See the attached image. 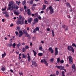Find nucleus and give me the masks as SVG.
<instances>
[{
	"mask_svg": "<svg viewBox=\"0 0 76 76\" xmlns=\"http://www.w3.org/2000/svg\"><path fill=\"white\" fill-rule=\"evenodd\" d=\"M12 1L10 2V4H8V8L7 9V10H10V11H12L13 9H15V8L16 10L18 9V8H19L18 6H16V5L15 4L10 3Z\"/></svg>",
	"mask_w": 76,
	"mask_h": 76,
	"instance_id": "1",
	"label": "nucleus"
},
{
	"mask_svg": "<svg viewBox=\"0 0 76 76\" xmlns=\"http://www.w3.org/2000/svg\"><path fill=\"white\" fill-rule=\"evenodd\" d=\"M49 9L50 10V14H53V13H54V11H53V8H52V5L49 7L48 8H47L46 10H47V11H48V10H49Z\"/></svg>",
	"mask_w": 76,
	"mask_h": 76,
	"instance_id": "2",
	"label": "nucleus"
},
{
	"mask_svg": "<svg viewBox=\"0 0 76 76\" xmlns=\"http://www.w3.org/2000/svg\"><path fill=\"white\" fill-rule=\"evenodd\" d=\"M67 49L69 51H72L73 53H75V50H74V49H73V47H72L71 46H68Z\"/></svg>",
	"mask_w": 76,
	"mask_h": 76,
	"instance_id": "3",
	"label": "nucleus"
},
{
	"mask_svg": "<svg viewBox=\"0 0 76 76\" xmlns=\"http://www.w3.org/2000/svg\"><path fill=\"white\" fill-rule=\"evenodd\" d=\"M68 58L69 59V64H73V58L71 57V56H69Z\"/></svg>",
	"mask_w": 76,
	"mask_h": 76,
	"instance_id": "4",
	"label": "nucleus"
},
{
	"mask_svg": "<svg viewBox=\"0 0 76 76\" xmlns=\"http://www.w3.org/2000/svg\"><path fill=\"white\" fill-rule=\"evenodd\" d=\"M56 67L58 69H59L60 70H63V69H64V67H63V66H57L56 65Z\"/></svg>",
	"mask_w": 76,
	"mask_h": 76,
	"instance_id": "5",
	"label": "nucleus"
},
{
	"mask_svg": "<svg viewBox=\"0 0 76 76\" xmlns=\"http://www.w3.org/2000/svg\"><path fill=\"white\" fill-rule=\"evenodd\" d=\"M55 55L57 56L58 55V49L57 48H55Z\"/></svg>",
	"mask_w": 76,
	"mask_h": 76,
	"instance_id": "6",
	"label": "nucleus"
},
{
	"mask_svg": "<svg viewBox=\"0 0 76 76\" xmlns=\"http://www.w3.org/2000/svg\"><path fill=\"white\" fill-rule=\"evenodd\" d=\"M49 50L50 51L52 54L54 53V50L52 49V48L50 47L49 48Z\"/></svg>",
	"mask_w": 76,
	"mask_h": 76,
	"instance_id": "7",
	"label": "nucleus"
},
{
	"mask_svg": "<svg viewBox=\"0 0 76 76\" xmlns=\"http://www.w3.org/2000/svg\"><path fill=\"white\" fill-rule=\"evenodd\" d=\"M65 4L67 5V6L68 7L70 8L71 7V5L69 2H66V3Z\"/></svg>",
	"mask_w": 76,
	"mask_h": 76,
	"instance_id": "8",
	"label": "nucleus"
},
{
	"mask_svg": "<svg viewBox=\"0 0 76 76\" xmlns=\"http://www.w3.org/2000/svg\"><path fill=\"white\" fill-rule=\"evenodd\" d=\"M72 70L73 71H75L76 70V68H75V66L74 64L72 65Z\"/></svg>",
	"mask_w": 76,
	"mask_h": 76,
	"instance_id": "9",
	"label": "nucleus"
},
{
	"mask_svg": "<svg viewBox=\"0 0 76 76\" xmlns=\"http://www.w3.org/2000/svg\"><path fill=\"white\" fill-rule=\"evenodd\" d=\"M32 20V18H29L28 20V23H31Z\"/></svg>",
	"mask_w": 76,
	"mask_h": 76,
	"instance_id": "10",
	"label": "nucleus"
},
{
	"mask_svg": "<svg viewBox=\"0 0 76 76\" xmlns=\"http://www.w3.org/2000/svg\"><path fill=\"white\" fill-rule=\"evenodd\" d=\"M26 37L28 38V39H31V36L30 35L28 34V33H27V34H26Z\"/></svg>",
	"mask_w": 76,
	"mask_h": 76,
	"instance_id": "11",
	"label": "nucleus"
},
{
	"mask_svg": "<svg viewBox=\"0 0 76 76\" xmlns=\"http://www.w3.org/2000/svg\"><path fill=\"white\" fill-rule=\"evenodd\" d=\"M46 5H45V4H44L43 5V7L42 8V10H45V8H46Z\"/></svg>",
	"mask_w": 76,
	"mask_h": 76,
	"instance_id": "12",
	"label": "nucleus"
},
{
	"mask_svg": "<svg viewBox=\"0 0 76 76\" xmlns=\"http://www.w3.org/2000/svg\"><path fill=\"white\" fill-rule=\"evenodd\" d=\"M6 56V52H4V54H2V58H4V57H5Z\"/></svg>",
	"mask_w": 76,
	"mask_h": 76,
	"instance_id": "13",
	"label": "nucleus"
},
{
	"mask_svg": "<svg viewBox=\"0 0 76 76\" xmlns=\"http://www.w3.org/2000/svg\"><path fill=\"white\" fill-rule=\"evenodd\" d=\"M60 58H57V61L56 62L58 64L60 63Z\"/></svg>",
	"mask_w": 76,
	"mask_h": 76,
	"instance_id": "14",
	"label": "nucleus"
},
{
	"mask_svg": "<svg viewBox=\"0 0 76 76\" xmlns=\"http://www.w3.org/2000/svg\"><path fill=\"white\" fill-rule=\"evenodd\" d=\"M22 58H25L26 57V55H25L24 54H22Z\"/></svg>",
	"mask_w": 76,
	"mask_h": 76,
	"instance_id": "15",
	"label": "nucleus"
},
{
	"mask_svg": "<svg viewBox=\"0 0 76 76\" xmlns=\"http://www.w3.org/2000/svg\"><path fill=\"white\" fill-rule=\"evenodd\" d=\"M28 60L29 62H30V60H31V58H30V56H28Z\"/></svg>",
	"mask_w": 76,
	"mask_h": 76,
	"instance_id": "16",
	"label": "nucleus"
},
{
	"mask_svg": "<svg viewBox=\"0 0 76 76\" xmlns=\"http://www.w3.org/2000/svg\"><path fill=\"white\" fill-rule=\"evenodd\" d=\"M17 23L18 24V25H19V24H22V22H21V21H20L18 20L17 22Z\"/></svg>",
	"mask_w": 76,
	"mask_h": 76,
	"instance_id": "17",
	"label": "nucleus"
},
{
	"mask_svg": "<svg viewBox=\"0 0 76 76\" xmlns=\"http://www.w3.org/2000/svg\"><path fill=\"white\" fill-rule=\"evenodd\" d=\"M22 4L23 5V6H25L26 4V1H23L22 2Z\"/></svg>",
	"mask_w": 76,
	"mask_h": 76,
	"instance_id": "18",
	"label": "nucleus"
},
{
	"mask_svg": "<svg viewBox=\"0 0 76 76\" xmlns=\"http://www.w3.org/2000/svg\"><path fill=\"white\" fill-rule=\"evenodd\" d=\"M34 22H38V19L37 18H36L34 20Z\"/></svg>",
	"mask_w": 76,
	"mask_h": 76,
	"instance_id": "19",
	"label": "nucleus"
},
{
	"mask_svg": "<svg viewBox=\"0 0 76 76\" xmlns=\"http://www.w3.org/2000/svg\"><path fill=\"white\" fill-rule=\"evenodd\" d=\"M33 52L34 53V56H36V54H37V53L34 50H33Z\"/></svg>",
	"mask_w": 76,
	"mask_h": 76,
	"instance_id": "20",
	"label": "nucleus"
},
{
	"mask_svg": "<svg viewBox=\"0 0 76 76\" xmlns=\"http://www.w3.org/2000/svg\"><path fill=\"white\" fill-rule=\"evenodd\" d=\"M16 45H17L18 48H19V47L20 46V45H21V44H20V42H19V44H17Z\"/></svg>",
	"mask_w": 76,
	"mask_h": 76,
	"instance_id": "21",
	"label": "nucleus"
},
{
	"mask_svg": "<svg viewBox=\"0 0 76 76\" xmlns=\"http://www.w3.org/2000/svg\"><path fill=\"white\" fill-rule=\"evenodd\" d=\"M23 34H26L28 33L27 31L26 30H23Z\"/></svg>",
	"mask_w": 76,
	"mask_h": 76,
	"instance_id": "22",
	"label": "nucleus"
},
{
	"mask_svg": "<svg viewBox=\"0 0 76 76\" xmlns=\"http://www.w3.org/2000/svg\"><path fill=\"white\" fill-rule=\"evenodd\" d=\"M39 27H37L35 28V30L36 31H39Z\"/></svg>",
	"mask_w": 76,
	"mask_h": 76,
	"instance_id": "23",
	"label": "nucleus"
},
{
	"mask_svg": "<svg viewBox=\"0 0 76 76\" xmlns=\"http://www.w3.org/2000/svg\"><path fill=\"white\" fill-rule=\"evenodd\" d=\"M14 13L15 15H19V13L17 12L14 11Z\"/></svg>",
	"mask_w": 76,
	"mask_h": 76,
	"instance_id": "24",
	"label": "nucleus"
},
{
	"mask_svg": "<svg viewBox=\"0 0 76 76\" xmlns=\"http://www.w3.org/2000/svg\"><path fill=\"white\" fill-rule=\"evenodd\" d=\"M24 23V20L23 19H22L21 20V24L22 25Z\"/></svg>",
	"mask_w": 76,
	"mask_h": 76,
	"instance_id": "25",
	"label": "nucleus"
},
{
	"mask_svg": "<svg viewBox=\"0 0 76 76\" xmlns=\"http://www.w3.org/2000/svg\"><path fill=\"white\" fill-rule=\"evenodd\" d=\"M39 50H42V46L39 47Z\"/></svg>",
	"mask_w": 76,
	"mask_h": 76,
	"instance_id": "26",
	"label": "nucleus"
},
{
	"mask_svg": "<svg viewBox=\"0 0 76 76\" xmlns=\"http://www.w3.org/2000/svg\"><path fill=\"white\" fill-rule=\"evenodd\" d=\"M66 25H63L62 26V28H64V29H65V28H66Z\"/></svg>",
	"mask_w": 76,
	"mask_h": 76,
	"instance_id": "27",
	"label": "nucleus"
},
{
	"mask_svg": "<svg viewBox=\"0 0 76 76\" xmlns=\"http://www.w3.org/2000/svg\"><path fill=\"white\" fill-rule=\"evenodd\" d=\"M23 51V52H25V51H26V49H25V48H22V49Z\"/></svg>",
	"mask_w": 76,
	"mask_h": 76,
	"instance_id": "28",
	"label": "nucleus"
},
{
	"mask_svg": "<svg viewBox=\"0 0 76 76\" xmlns=\"http://www.w3.org/2000/svg\"><path fill=\"white\" fill-rule=\"evenodd\" d=\"M42 53H38V56H42Z\"/></svg>",
	"mask_w": 76,
	"mask_h": 76,
	"instance_id": "29",
	"label": "nucleus"
},
{
	"mask_svg": "<svg viewBox=\"0 0 76 76\" xmlns=\"http://www.w3.org/2000/svg\"><path fill=\"white\" fill-rule=\"evenodd\" d=\"M59 74V72L58 71H56V75L58 76Z\"/></svg>",
	"mask_w": 76,
	"mask_h": 76,
	"instance_id": "30",
	"label": "nucleus"
},
{
	"mask_svg": "<svg viewBox=\"0 0 76 76\" xmlns=\"http://www.w3.org/2000/svg\"><path fill=\"white\" fill-rule=\"evenodd\" d=\"M25 48L26 50H28V48H29V46H28V45H26V47H25Z\"/></svg>",
	"mask_w": 76,
	"mask_h": 76,
	"instance_id": "31",
	"label": "nucleus"
},
{
	"mask_svg": "<svg viewBox=\"0 0 76 76\" xmlns=\"http://www.w3.org/2000/svg\"><path fill=\"white\" fill-rule=\"evenodd\" d=\"M52 33L53 37H54V32L53 30H52Z\"/></svg>",
	"mask_w": 76,
	"mask_h": 76,
	"instance_id": "32",
	"label": "nucleus"
},
{
	"mask_svg": "<svg viewBox=\"0 0 76 76\" xmlns=\"http://www.w3.org/2000/svg\"><path fill=\"white\" fill-rule=\"evenodd\" d=\"M15 46H16V43H14L13 44V48H16Z\"/></svg>",
	"mask_w": 76,
	"mask_h": 76,
	"instance_id": "33",
	"label": "nucleus"
},
{
	"mask_svg": "<svg viewBox=\"0 0 76 76\" xmlns=\"http://www.w3.org/2000/svg\"><path fill=\"white\" fill-rule=\"evenodd\" d=\"M69 29V28H68V26L66 27L65 29V31H68Z\"/></svg>",
	"mask_w": 76,
	"mask_h": 76,
	"instance_id": "34",
	"label": "nucleus"
},
{
	"mask_svg": "<svg viewBox=\"0 0 76 76\" xmlns=\"http://www.w3.org/2000/svg\"><path fill=\"white\" fill-rule=\"evenodd\" d=\"M44 2L45 4H48V1H47L45 0Z\"/></svg>",
	"mask_w": 76,
	"mask_h": 76,
	"instance_id": "35",
	"label": "nucleus"
},
{
	"mask_svg": "<svg viewBox=\"0 0 76 76\" xmlns=\"http://www.w3.org/2000/svg\"><path fill=\"white\" fill-rule=\"evenodd\" d=\"M1 70H2V71H3L4 72V70H5V68H4V67H3L1 69Z\"/></svg>",
	"mask_w": 76,
	"mask_h": 76,
	"instance_id": "36",
	"label": "nucleus"
},
{
	"mask_svg": "<svg viewBox=\"0 0 76 76\" xmlns=\"http://www.w3.org/2000/svg\"><path fill=\"white\" fill-rule=\"evenodd\" d=\"M31 9L33 11H34V10H35V7L32 6L31 7Z\"/></svg>",
	"mask_w": 76,
	"mask_h": 76,
	"instance_id": "37",
	"label": "nucleus"
},
{
	"mask_svg": "<svg viewBox=\"0 0 76 76\" xmlns=\"http://www.w3.org/2000/svg\"><path fill=\"white\" fill-rule=\"evenodd\" d=\"M6 17V18H8L9 16V15L7 13L5 15Z\"/></svg>",
	"mask_w": 76,
	"mask_h": 76,
	"instance_id": "38",
	"label": "nucleus"
},
{
	"mask_svg": "<svg viewBox=\"0 0 76 76\" xmlns=\"http://www.w3.org/2000/svg\"><path fill=\"white\" fill-rule=\"evenodd\" d=\"M22 35H23V33L20 34L19 35L18 37H21Z\"/></svg>",
	"mask_w": 76,
	"mask_h": 76,
	"instance_id": "39",
	"label": "nucleus"
},
{
	"mask_svg": "<svg viewBox=\"0 0 76 76\" xmlns=\"http://www.w3.org/2000/svg\"><path fill=\"white\" fill-rule=\"evenodd\" d=\"M36 64V62L35 61H33L32 62V65H35Z\"/></svg>",
	"mask_w": 76,
	"mask_h": 76,
	"instance_id": "40",
	"label": "nucleus"
},
{
	"mask_svg": "<svg viewBox=\"0 0 76 76\" xmlns=\"http://www.w3.org/2000/svg\"><path fill=\"white\" fill-rule=\"evenodd\" d=\"M15 34H16V36H18L19 34V33L18 32L16 31L15 32Z\"/></svg>",
	"mask_w": 76,
	"mask_h": 76,
	"instance_id": "41",
	"label": "nucleus"
},
{
	"mask_svg": "<svg viewBox=\"0 0 76 76\" xmlns=\"http://www.w3.org/2000/svg\"><path fill=\"white\" fill-rule=\"evenodd\" d=\"M64 71H62V76H65V75H64Z\"/></svg>",
	"mask_w": 76,
	"mask_h": 76,
	"instance_id": "42",
	"label": "nucleus"
},
{
	"mask_svg": "<svg viewBox=\"0 0 76 76\" xmlns=\"http://www.w3.org/2000/svg\"><path fill=\"white\" fill-rule=\"evenodd\" d=\"M45 66H48V64L47 62H46V63H45Z\"/></svg>",
	"mask_w": 76,
	"mask_h": 76,
	"instance_id": "43",
	"label": "nucleus"
},
{
	"mask_svg": "<svg viewBox=\"0 0 76 76\" xmlns=\"http://www.w3.org/2000/svg\"><path fill=\"white\" fill-rule=\"evenodd\" d=\"M60 63H64V61H63V60H61L60 61Z\"/></svg>",
	"mask_w": 76,
	"mask_h": 76,
	"instance_id": "44",
	"label": "nucleus"
},
{
	"mask_svg": "<svg viewBox=\"0 0 76 76\" xmlns=\"http://www.w3.org/2000/svg\"><path fill=\"white\" fill-rule=\"evenodd\" d=\"M35 15L36 16H38V12H36Z\"/></svg>",
	"mask_w": 76,
	"mask_h": 76,
	"instance_id": "45",
	"label": "nucleus"
},
{
	"mask_svg": "<svg viewBox=\"0 0 76 76\" xmlns=\"http://www.w3.org/2000/svg\"><path fill=\"white\" fill-rule=\"evenodd\" d=\"M47 61L45 60L44 59V60L43 63L45 64V63H47Z\"/></svg>",
	"mask_w": 76,
	"mask_h": 76,
	"instance_id": "46",
	"label": "nucleus"
},
{
	"mask_svg": "<svg viewBox=\"0 0 76 76\" xmlns=\"http://www.w3.org/2000/svg\"><path fill=\"white\" fill-rule=\"evenodd\" d=\"M19 34H23V33L22 32V31L21 30H20L19 31Z\"/></svg>",
	"mask_w": 76,
	"mask_h": 76,
	"instance_id": "47",
	"label": "nucleus"
},
{
	"mask_svg": "<svg viewBox=\"0 0 76 76\" xmlns=\"http://www.w3.org/2000/svg\"><path fill=\"white\" fill-rule=\"evenodd\" d=\"M25 25H26V24H28V23H27V20H25Z\"/></svg>",
	"mask_w": 76,
	"mask_h": 76,
	"instance_id": "48",
	"label": "nucleus"
},
{
	"mask_svg": "<svg viewBox=\"0 0 76 76\" xmlns=\"http://www.w3.org/2000/svg\"><path fill=\"white\" fill-rule=\"evenodd\" d=\"M30 4H33V1H31L30 2Z\"/></svg>",
	"mask_w": 76,
	"mask_h": 76,
	"instance_id": "49",
	"label": "nucleus"
},
{
	"mask_svg": "<svg viewBox=\"0 0 76 76\" xmlns=\"http://www.w3.org/2000/svg\"><path fill=\"white\" fill-rule=\"evenodd\" d=\"M9 45L10 47H11V46H13V44H9Z\"/></svg>",
	"mask_w": 76,
	"mask_h": 76,
	"instance_id": "50",
	"label": "nucleus"
},
{
	"mask_svg": "<svg viewBox=\"0 0 76 76\" xmlns=\"http://www.w3.org/2000/svg\"><path fill=\"white\" fill-rule=\"evenodd\" d=\"M27 14L28 15H31V13L30 12H27Z\"/></svg>",
	"mask_w": 76,
	"mask_h": 76,
	"instance_id": "51",
	"label": "nucleus"
},
{
	"mask_svg": "<svg viewBox=\"0 0 76 76\" xmlns=\"http://www.w3.org/2000/svg\"><path fill=\"white\" fill-rule=\"evenodd\" d=\"M38 18L39 20H41V16H39Z\"/></svg>",
	"mask_w": 76,
	"mask_h": 76,
	"instance_id": "52",
	"label": "nucleus"
},
{
	"mask_svg": "<svg viewBox=\"0 0 76 76\" xmlns=\"http://www.w3.org/2000/svg\"><path fill=\"white\" fill-rule=\"evenodd\" d=\"M50 61H54V58H52L50 59Z\"/></svg>",
	"mask_w": 76,
	"mask_h": 76,
	"instance_id": "53",
	"label": "nucleus"
},
{
	"mask_svg": "<svg viewBox=\"0 0 76 76\" xmlns=\"http://www.w3.org/2000/svg\"><path fill=\"white\" fill-rule=\"evenodd\" d=\"M31 12V10L29 9H28L27 10V12Z\"/></svg>",
	"mask_w": 76,
	"mask_h": 76,
	"instance_id": "54",
	"label": "nucleus"
},
{
	"mask_svg": "<svg viewBox=\"0 0 76 76\" xmlns=\"http://www.w3.org/2000/svg\"><path fill=\"white\" fill-rule=\"evenodd\" d=\"M7 13V12L6 11H5L4 12L3 14H5V15H6Z\"/></svg>",
	"mask_w": 76,
	"mask_h": 76,
	"instance_id": "55",
	"label": "nucleus"
},
{
	"mask_svg": "<svg viewBox=\"0 0 76 76\" xmlns=\"http://www.w3.org/2000/svg\"><path fill=\"white\" fill-rule=\"evenodd\" d=\"M17 29H18V30H19V29H20V27H19V26L17 27Z\"/></svg>",
	"mask_w": 76,
	"mask_h": 76,
	"instance_id": "56",
	"label": "nucleus"
},
{
	"mask_svg": "<svg viewBox=\"0 0 76 76\" xmlns=\"http://www.w3.org/2000/svg\"><path fill=\"white\" fill-rule=\"evenodd\" d=\"M25 43H24V42H23V43H22V45H25Z\"/></svg>",
	"mask_w": 76,
	"mask_h": 76,
	"instance_id": "57",
	"label": "nucleus"
},
{
	"mask_svg": "<svg viewBox=\"0 0 76 76\" xmlns=\"http://www.w3.org/2000/svg\"><path fill=\"white\" fill-rule=\"evenodd\" d=\"M13 26V24H11L10 25V26H11V27H12V26Z\"/></svg>",
	"mask_w": 76,
	"mask_h": 76,
	"instance_id": "58",
	"label": "nucleus"
},
{
	"mask_svg": "<svg viewBox=\"0 0 76 76\" xmlns=\"http://www.w3.org/2000/svg\"><path fill=\"white\" fill-rule=\"evenodd\" d=\"M36 6V4H33V7H34V6Z\"/></svg>",
	"mask_w": 76,
	"mask_h": 76,
	"instance_id": "59",
	"label": "nucleus"
},
{
	"mask_svg": "<svg viewBox=\"0 0 76 76\" xmlns=\"http://www.w3.org/2000/svg\"><path fill=\"white\" fill-rule=\"evenodd\" d=\"M24 9H26V6H24Z\"/></svg>",
	"mask_w": 76,
	"mask_h": 76,
	"instance_id": "60",
	"label": "nucleus"
},
{
	"mask_svg": "<svg viewBox=\"0 0 76 76\" xmlns=\"http://www.w3.org/2000/svg\"><path fill=\"white\" fill-rule=\"evenodd\" d=\"M44 11H41L40 12V13H41V14H42V13H44Z\"/></svg>",
	"mask_w": 76,
	"mask_h": 76,
	"instance_id": "61",
	"label": "nucleus"
},
{
	"mask_svg": "<svg viewBox=\"0 0 76 76\" xmlns=\"http://www.w3.org/2000/svg\"><path fill=\"white\" fill-rule=\"evenodd\" d=\"M33 32H34V33H35V32H36V30L35 29H34Z\"/></svg>",
	"mask_w": 76,
	"mask_h": 76,
	"instance_id": "62",
	"label": "nucleus"
},
{
	"mask_svg": "<svg viewBox=\"0 0 76 76\" xmlns=\"http://www.w3.org/2000/svg\"><path fill=\"white\" fill-rule=\"evenodd\" d=\"M67 17L68 18H70V15H68Z\"/></svg>",
	"mask_w": 76,
	"mask_h": 76,
	"instance_id": "63",
	"label": "nucleus"
},
{
	"mask_svg": "<svg viewBox=\"0 0 76 76\" xmlns=\"http://www.w3.org/2000/svg\"><path fill=\"white\" fill-rule=\"evenodd\" d=\"M20 59H21V57L20 56H19L18 59L20 60Z\"/></svg>",
	"mask_w": 76,
	"mask_h": 76,
	"instance_id": "64",
	"label": "nucleus"
}]
</instances>
